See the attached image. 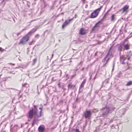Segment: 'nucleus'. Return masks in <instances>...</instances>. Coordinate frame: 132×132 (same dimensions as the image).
Instances as JSON below:
<instances>
[{"mask_svg": "<svg viewBox=\"0 0 132 132\" xmlns=\"http://www.w3.org/2000/svg\"><path fill=\"white\" fill-rule=\"evenodd\" d=\"M86 33V31L84 30V28H82L80 30L79 34L81 35H85Z\"/></svg>", "mask_w": 132, "mask_h": 132, "instance_id": "obj_15", "label": "nucleus"}, {"mask_svg": "<svg viewBox=\"0 0 132 132\" xmlns=\"http://www.w3.org/2000/svg\"><path fill=\"white\" fill-rule=\"evenodd\" d=\"M27 5L28 6V7H30V5H29V3H27Z\"/></svg>", "mask_w": 132, "mask_h": 132, "instance_id": "obj_38", "label": "nucleus"}, {"mask_svg": "<svg viewBox=\"0 0 132 132\" xmlns=\"http://www.w3.org/2000/svg\"><path fill=\"white\" fill-rule=\"evenodd\" d=\"M125 111V110L124 109H122L120 110L118 113L119 115V117H121L124 114Z\"/></svg>", "mask_w": 132, "mask_h": 132, "instance_id": "obj_17", "label": "nucleus"}, {"mask_svg": "<svg viewBox=\"0 0 132 132\" xmlns=\"http://www.w3.org/2000/svg\"><path fill=\"white\" fill-rule=\"evenodd\" d=\"M28 35L26 36L23 37L20 40V44H23L27 42L29 39Z\"/></svg>", "mask_w": 132, "mask_h": 132, "instance_id": "obj_9", "label": "nucleus"}, {"mask_svg": "<svg viewBox=\"0 0 132 132\" xmlns=\"http://www.w3.org/2000/svg\"><path fill=\"white\" fill-rule=\"evenodd\" d=\"M27 115V117L30 119H31L32 118L33 116L34 115L33 109L32 108L29 110Z\"/></svg>", "mask_w": 132, "mask_h": 132, "instance_id": "obj_12", "label": "nucleus"}, {"mask_svg": "<svg viewBox=\"0 0 132 132\" xmlns=\"http://www.w3.org/2000/svg\"><path fill=\"white\" fill-rule=\"evenodd\" d=\"M10 64H12V65H15V64H12V63H10Z\"/></svg>", "mask_w": 132, "mask_h": 132, "instance_id": "obj_46", "label": "nucleus"}, {"mask_svg": "<svg viewBox=\"0 0 132 132\" xmlns=\"http://www.w3.org/2000/svg\"><path fill=\"white\" fill-rule=\"evenodd\" d=\"M3 50V49L2 47H0V51H2Z\"/></svg>", "mask_w": 132, "mask_h": 132, "instance_id": "obj_37", "label": "nucleus"}, {"mask_svg": "<svg viewBox=\"0 0 132 132\" xmlns=\"http://www.w3.org/2000/svg\"><path fill=\"white\" fill-rule=\"evenodd\" d=\"M53 55H53V54H52V57H53Z\"/></svg>", "mask_w": 132, "mask_h": 132, "instance_id": "obj_49", "label": "nucleus"}, {"mask_svg": "<svg viewBox=\"0 0 132 132\" xmlns=\"http://www.w3.org/2000/svg\"><path fill=\"white\" fill-rule=\"evenodd\" d=\"M132 85V81H130L127 82L126 84V85L128 86H130Z\"/></svg>", "mask_w": 132, "mask_h": 132, "instance_id": "obj_27", "label": "nucleus"}, {"mask_svg": "<svg viewBox=\"0 0 132 132\" xmlns=\"http://www.w3.org/2000/svg\"><path fill=\"white\" fill-rule=\"evenodd\" d=\"M72 19H69L68 20H66L65 22H64V23L62 24V28L63 29L64 28V27L67 25L69 23V22L72 20Z\"/></svg>", "mask_w": 132, "mask_h": 132, "instance_id": "obj_14", "label": "nucleus"}, {"mask_svg": "<svg viewBox=\"0 0 132 132\" xmlns=\"http://www.w3.org/2000/svg\"><path fill=\"white\" fill-rule=\"evenodd\" d=\"M21 33V32H19L17 34V35H19Z\"/></svg>", "mask_w": 132, "mask_h": 132, "instance_id": "obj_39", "label": "nucleus"}, {"mask_svg": "<svg viewBox=\"0 0 132 132\" xmlns=\"http://www.w3.org/2000/svg\"><path fill=\"white\" fill-rule=\"evenodd\" d=\"M27 66L26 65L21 64L19 66V67L23 69H24L27 67Z\"/></svg>", "mask_w": 132, "mask_h": 132, "instance_id": "obj_23", "label": "nucleus"}, {"mask_svg": "<svg viewBox=\"0 0 132 132\" xmlns=\"http://www.w3.org/2000/svg\"><path fill=\"white\" fill-rule=\"evenodd\" d=\"M18 129L17 125H12L11 126L10 132H16Z\"/></svg>", "mask_w": 132, "mask_h": 132, "instance_id": "obj_11", "label": "nucleus"}, {"mask_svg": "<svg viewBox=\"0 0 132 132\" xmlns=\"http://www.w3.org/2000/svg\"><path fill=\"white\" fill-rule=\"evenodd\" d=\"M83 116L85 118L90 117L92 115V112L90 110H86L83 113Z\"/></svg>", "mask_w": 132, "mask_h": 132, "instance_id": "obj_8", "label": "nucleus"}, {"mask_svg": "<svg viewBox=\"0 0 132 132\" xmlns=\"http://www.w3.org/2000/svg\"><path fill=\"white\" fill-rule=\"evenodd\" d=\"M112 120H111L110 121V122H112Z\"/></svg>", "mask_w": 132, "mask_h": 132, "instance_id": "obj_51", "label": "nucleus"}, {"mask_svg": "<svg viewBox=\"0 0 132 132\" xmlns=\"http://www.w3.org/2000/svg\"><path fill=\"white\" fill-rule=\"evenodd\" d=\"M37 61V60L36 59H34L33 60V64H35V63H36V61Z\"/></svg>", "mask_w": 132, "mask_h": 132, "instance_id": "obj_29", "label": "nucleus"}, {"mask_svg": "<svg viewBox=\"0 0 132 132\" xmlns=\"http://www.w3.org/2000/svg\"><path fill=\"white\" fill-rule=\"evenodd\" d=\"M78 100V98H76V100L75 102H77V101Z\"/></svg>", "mask_w": 132, "mask_h": 132, "instance_id": "obj_45", "label": "nucleus"}, {"mask_svg": "<svg viewBox=\"0 0 132 132\" xmlns=\"http://www.w3.org/2000/svg\"><path fill=\"white\" fill-rule=\"evenodd\" d=\"M37 87L38 88V86H37Z\"/></svg>", "mask_w": 132, "mask_h": 132, "instance_id": "obj_55", "label": "nucleus"}, {"mask_svg": "<svg viewBox=\"0 0 132 132\" xmlns=\"http://www.w3.org/2000/svg\"><path fill=\"white\" fill-rule=\"evenodd\" d=\"M45 130V128L42 125L40 126L38 128V131L39 132H44Z\"/></svg>", "mask_w": 132, "mask_h": 132, "instance_id": "obj_19", "label": "nucleus"}, {"mask_svg": "<svg viewBox=\"0 0 132 132\" xmlns=\"http://www.w3.org/2000/svg\"><path fill=\"white\" fill-rule=\"evenodd\" d=\"M115 15L114 14H113L111 16V21H114L115 20L116 18L115 17Z\"/></svg>", "mask_w": 132, "mask_h": 132, "instance_id": "obj_24", "label": "nucleus"}, {"mask_svg": "<svg viewBox=\"0 0 132 132\" xmlns=\"http://www.w3.org/2000/svg\"><path fill=\"white\" fill-rule=\"evenodd\" d=\"M102 21L101 20L97 22L96 23L95 26L92 29L93 31L97 30L101 25L102 23Z\"/></svg>", "mask_w": 132, "mask_h": 132, "instance_id": "obj_7", "label": "nucleus"}, {"mask_svg": "<svg viewBox=\"0 0 132 132\" xmlns=\"http://www.w3.org/2000/svg\"><path fill=\"white\" fill-rule=\"evenodd\" d=\"M110 57H111L110 56H109L107 55H106V56L104 57V60H105L107 61L108 62Z\"/></svg>", "mask_w": 132, "mask_h": 132, "instance_id": "obj_22", "label": "nucleus"}, {"mask_svg": "<svg viewBox=\"0 0 132 132\" xmlns=\"http://www.w3.org/2000/svg\"><path fill=\"white\" fill-rule=\"evenodd\" d=\"M84 69V68H83L82 69V70H83Z\"/></svg>", "mask_w": 132, "mask_h": 132, "instance_id": "obj_50", "label": "nucleus"}, {"mask_svg": "<svg viewBox=\"0 0 132 132\" xmlns=\"http://www.w3.org/2000/svg\"><path fill=\"white\" fill-rule=\"evenodd\" d=\"M123 46L122 45H120L118 47V51H120V54H121L120 52L123 50Z\"/></svg>", "mask_w": 132, "mask_h": 132, "instance_id": "obj_21", "label": "nucleus"}, {"mask_svg": "<svg viewBox=\"0 0 132 132\" xmlns=\"http://www.w3.org/2000/svg\"><path fill=\"white\" fill-rule=\"evenodd\" d=\"M56 78H55V77H53L52 78V81H55V80H56Z\"/></svg>", "mask_w": 132, "mask_h": 132, "instance_id": "obj_33", "label": "nucleus"}, {"mask_svg": "<svg viewBox=\"0 0 132 132\" xmlns=\"http://www.w3.org/2000/svg\"><path fill=\"white\" fill-rule=\"evenodd\" d=\"M34 117L33 122L32 123V126H33L35 123L37 121L39 120V118L42 116L41 114H34Z\"/></svg>", "mask_w": 132, "mask_h": 132, "instance_id": "obj_4", "label": "nucleus"}, {"mask_svg": "<svg viewBox=\"0 0 132 132\" xmlns=\"http://www.w3.org/2000/svg\"><path fill=\"white\" fill-rule=\"evenodd\" d=\"M76 132H81L78 129H76L75 130Z\"/></svg>", "mask_w": 132, "mask_h": 132, "instance_id": "obj_32", "label": "nucleus"}, {"mask_svg": "<svg viewBox=\"0 0 132 132\" xmlns=\"http://www.w3.org/2000/svg\"><path fill=\"white\" fill-rule=\"evenodd\" d=\"M65 90V88L64 89V90Z\"/></svg>", "mask_w": 132, "mask_h": 132, "instance_id": "obj_54", "label": "nucleus"}, {"mask_svg": "<svg viewBox=\"0 0 132 132\" xmlns=\"http://www.w3.org/2000/svg\"><path fill=\"white\" fill-rule=\"evenodd\" d=\"M22 86L23 87H28L29 86V85L27 83L23 84Z\"/></svg>", "mask_w": 132, "mask_h": 132, "instance_id": "obj_28", "label": "nucleus"}, {"mask_svg": "<svg viewBox=\"0 0 132 132\" xmlns=\"http://www.w3.org/2000/svg\"><path fill=\"white\" fill-rule=\"evenodd\" d=\"M58 85H59V87H60V83H59L58 84Z\"/></svg>", "mask_w": 132, "mask_h": 132, "instance_id": "obj_48", "label": "nucleus"}, {"mask_svg": "<svg viewBox=\"0 0 132 132\" xmlns=\"http://www.w3.org/2000/svg\"><path fill=\"white\" fill-rule=\"evenodd\" d=\"M41 107H40L39 108V109L40 110L39 111L37 108V106L34 105V114H41V112H42V110L43 108V106L42 105V104H41Z\"/></svg>", "mask_w": 132, "mask_h": 132, "instance_id": "obj_5", "label": "nucleus"}, {"mask_svg": "<svg viewBox=\"0 0 132 132\" xmlns=\"http://www.w3.org/2000/svg\"><path fill=\"white\" fill-rule=\"evenodd\" d=\"M86 79H84V80L83 81H82V82L81 84V85L80 86L79 92L80 90V89L81 88H83L84 87V85L86 83Z\"/></svg>", "mask_w": 132, "mask_h": 132, "instance_id": "obj_18", "label": "nucleus"}, {"mask_svg": "<svg viewBox=\"0 0 132 132\" xmlns=\"http://www.w3.org/2000/svg\"><path fill=\"white\" fill-rule=\"evenodd\" d=\"M121 74V72H120L117 75H116V76L118 77L119 78L120 77V75Z\"/></svg>", "mask_w": 132, "mask_h": 132, "instance_id": "obj_30", "label": "nucleus"}, {"mask_svg": "<svg viewBox=\"0 0 132 132\" xmlns=\"http://www.w3.org/2000/svg\"><path fill=\"white\" fill-rule=\"evenodd\" d=\"M108 125V123H105L103 125L102 124H101L100 126H102L103 127L105 128L107 127Z\"/></svg>", "mask_w": 132, "mask_h": 132, "instance_id": "obj_26", "label": "nucleus"}, {"mask_svg": "<svg viewBox=\"0 0 132 132\" xmlns=\"http://www.w3.org/2000/svg\"><path fill=\"white\" fill-rule=\"evenodd\" d=\"M75 86V85L72 84V82H69L68 85V90L70 89H73Z\"/></svg>", "mask_w": 132, "mask_h": 132, "instance_id": "obj_13", "label": "nucleus"}, {"mask_svg": "<svg viewBox=\"0 0 132 132\" xmlns=\"http://www.w3.org/2000/svg\"><path fill=\"white\" fill-rule=\"evenodd\" d=\"M102 62H103V64L102 66L103 67L105 66V65L108 63V61L104 60V59L102 61Z\"/></svg>", "mask_w": 132, "mask_h": 132, "instance_id": "obj_25", "label": "nucleus"}, {"mask_svg": "<svg viewBox=\"0 0 132 132\" xmlns=\"http://www.w3.org/2000/svg\"><path fill=\"white\" fill-rule=\"evenodd\" d=\"M41 28L40 25H38L35 26L34 28L31 30L27 34V35H29L32 34V33L35 32L38 29L40 28Z\"/></svg>", "mask_w": 132, "mask_h": 132, "instance_id": "obj_10", "label": "nucleus"}, {"mask_svg": "<svg viewBox=\"0 0 132 132\" xmlns=\"http://www.w3.org/2000/svg\"><path fill=\"white\" fill-rule=\"evenodd\" d=\"M123 46L124 47V48L123 49V50H128L129 48L130 44L128 43L127 44H126L125 45H124Z\"/></svg>", "mask_w": 132, "mask_h": 132, "instance_id": "obj_20", "label": "nucleus"}, {"mask_svg": "<svg viewBox=\"0 0 132 132\" xmlns=\"http://www.w3.org/2000/svg\"><path fill=\"white\" fill-rule=\"evenodd\" d=\"M34 42V40H32L31 42H30V43H29V45H31L32 44V43L33 42Z\"/></svg>", "mask_w": 132, "mask_h": 132, "instance_id": "obj_35", "label": "nucleus"}, {"mask_svg": "<svg viewBox=\"0 0 132 132\" xmlns=\"http://www.w3.org/2000/svg\"><path fill=\"white\" fill-rule=\"evenodd\" d=\"M97 52H96L95 53V56H96L97 55Z\"/></svg>", "mask_w": 132, "mask_h": 132, "instance_id": "obj_43", "label": "nucleus"}, {"mask_svg": "<svg viewBox=\"0 0 132 132\" xmlns=\"http://www.w3.org/2000/svg\"><path fill=\"white\" fill-rule=\"evenodd\" d=\"M98 91H96L95 92V93L96 94H97V93H98Z\"/></svg>", "mask_w": 132, "mask_h": 132, "instance_id": "obj_44", "label": "nucleus"}, {"mask_svg": "<svg viewBox=\"0 0 132 132\" xmlns=\"http://www.w3.org/2000/svg\"><path fill=\"white\" fill-rule=\"evenodd\" d=\"M5 37H6V39H8L7 37L6 36V35H5Z\"/></svg>", "mask_w": 132, "mask_h": 132, "instance_id": "obj_47", "label": "nucleus"}, {"mask_svg": "<svg viewBox=\"0 0 132 132\" xmlns=\"http://www.w3.org/2000/svg\"><path fill=\"white\" fill-rule=\"evenodd\" d=\"M65 0V1H68V0Z\"/></svg>", "mask_w": 132, "mask_h": 132, "instance_id": "obj_52", "label": "nucleus"}, {"mask_svg": "<svg viewBox=\"0 0 132 132\" xmlns=\"http://www.w3.org/2000/svg\"><path fill=\"white\" fill-rule=\"evenodd\" d=\"M113 49V46H112L110 48L107 55L111 56L112 54Z\"/></svg>", "mask_w": 132, "mask_h": 132, "instance_id": "obj_16", "label": "nucleus"}, {"mask_svg": "<svg viewBox=\"0 0 132 132\" xmlns=\"http://www.w3.org/2000/svg\"><path fill=\"white\" fill-rule=\"evenodd\" d=\"M83 63L82 61H81L78 64V65H82V64Z\"/></svg>", "mask_w": 132, "mask_h": 132, "instance_id": "obj_34", "label": "nucleus"}, {"mask_svg": "<svg viewBox=\"0 0 132 132\" xmlns=\"http://www.w3.org/2000/svg\"><path fill=\"white\" fill-rule=\"evenodd\" d=\"M82 3H85V0H82Z\"/></svg>", "mask_w": 132, "mask_h": 132, "instance_id": "obj_36", "label": "nucleus"}, {"mask_svg": "<svg viewBox=\"0 0 132 132\" xmlns=\"http://www.w3.org/2000/svg\"><path fill=\"white\" fill-rule=\"evenodd\" d=\"M129 6L127 5H125L119 11L121 12L122 13L126 14L129 12Z\"/></svg>", "mask_w": 132, "mask_h": 132, "instance_id": "obj_6", "label": "nucleus"}, {"mask_svg": "<svg viewBox=\"0 0 132 132\" xmlns=\"http://www.w3.org/2000/svg\"><path fill=\"white\" fill-rule=\"evenodd\" d=\"M48 31L47 30H45V31L44 32V34H43V35H44V34H45V32H46V31Z\"/></svg>", "mask_w": 132, "mask_h": 132, "instance_id": "obj_40", "label": "nucleus"}, {"mask_svg": "<svg viewBox=\"0 0 132 132\" xmlns=\"http://www.w3.org/2000/svg\"><path fill=\"white\" fill-rule=\"evenodd\" d=\"M114 108L113 107L106 106L103 108L101 109V116L102 117H106L109 113H111L114 111Z\"/></svg>", "mask_w": 132, "mask_h": 132, "instance_id": "obj_1", "label": "nucleus"}, {"mask_svg": "<svg viewBox=\"0 0 132 132\" xmlns=\"http://www.w3.org/2000/svg\"><path fill=\"white\" fill-rule=\"evenodd\" d=\"M131 57V55L130 54L127 55L126 57L123 56H120V62L122 64H125L126 60L128 61L129 60Z\"/></svg>", "mask_w": 132, "mask_h": 132, "instance_id": "obj_3", "label": "nucleus"}, {"mask_svg": "<svg viewBox=\"0 0 132 132\" xmlns=\"http://www.w3.org/2000/svg\"><path fill=\"white\" fill-rule=\"evenodd\" d=\"M88 5L87 4H86L85 5V8H87V7H88Z\"/></svg>", "mask_w": 132, "mask_h": 132, "instance_id": "obj_41", "label": "nucleus"}, {"mask_svg": "<svg viewBox=\"0 0 132 132\" xmlns=\"http://www.w3.org/2000/svg\"><path fill=\"white\" fill-rule=\"evenodd\" d=\"M102 7L103 6H101L100 7L95 10L91 14L90 17L91 18H93L97 17Z\"/></svg>", "mask_w": 132, "mask_h": 132, "instance_id": "obj_2", "label": "nucleus"}, {"mask_svg": "<svg viewBox=\"0 0 132 132\" xmlns=\"http://www.w3.org/2000/svg\"><path fill=\"white\" fill-rule=\"evenodd\" d=\"M39 37V35L38 34H37L35 36V38H38Z\"/></svg>", "mask_w": 132, "mask_h": 132, "instance_id": "obj_31", "label": "nucleus"}, {"mask_svg": "<svg viewBox=\"0 0 132 132\" xmlns=\"http://www.w3.org/2000/svg\"><path fill=\"white\" fill-rule=\"evenodd\" d=\"M78 70V69H77L76 70V71H77V70Z\"/></svg>", "mask_w": 132, "mask_h": 132, "instance_id": "obj_53", "label": "nucleus"}, {"mask_svg": "<svg viewBox=\"0 0 132 132\" xmlns=\"http://www.w3.org/2000/svg\"><path fill=\"white\" fill-rule=\"evenodd\" d=\"M114 127L113 126H112L111 127V128L112 129H114Z\"/></svg>", "mask_w": 132, "mask_h": 132, "instance_id": "obj_42", "label": "nucleus"}]
</instances>
